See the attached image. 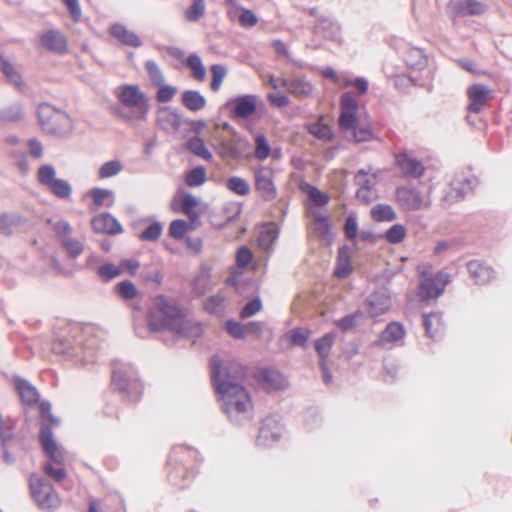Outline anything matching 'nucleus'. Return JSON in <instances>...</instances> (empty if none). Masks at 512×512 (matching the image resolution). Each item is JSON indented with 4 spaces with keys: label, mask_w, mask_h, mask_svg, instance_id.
Returning <instances> with one entry per match:
<instances>
[{
    "label": "nucleus",
    "mask_w": 512,
    "mask_h": 512,
    "mask_svg": "<svg viewBox=\"0 0 512 512\" xmlns=\"http://www.w3.org/2000/svg\"><path fill=\"white\" fill-rule=\"evenodd\" d=\"M211 375L222 409L228 419L236 425L249 423L254 416V407L248 391L239 384L243 372L232 370L219 358L213 357Z\"/></svg>",
    "instance_id": "1"
},
{
    "label": "nucleus",
    "mask_w": 512,
    "mask_h": 512,
    "mask_svg": "<svg viewBox=\"0 0 512 512\" xmlns=\"http://www.w3.org/2000/svg\"><path fill=\"white\" fill-rule=\"evenodd\" d=\"M147 322L155 332L168 330L190 338L199 337L203 333L200 322L186 319L177 302L162 295L154 298Z\"/></svg>",
    "instance_id": "2"
},
{
    "label": "nucleus",
    "mask_w": 512,
    "mask_h": 512,
    "mask_svg": "<svg viewBox=\"0 0 512 512\" xmlns=\"http://www.w3.org/2000/svg\"><path fill=\"white\" fill-rule=\"evenodd\" d=\"M341 113L339 116V127L347 139L355 142H368L374 138L371 125L366 115L359 111L357 101L349 93L341 96Z\"/></svg>",
    "instance_id": "3"
},
{
    "label": "nucleus",
    "mask_w": 512,
    "mask_h": 512,
    "mask_svg": "<svg viewBox=\"0 0 512 512\" xmlns=\"http://www.w3.org/2000/svg\"><path fill=\"white\" fill-rule=\"evenodd\" d=\"M116 96L121 108L119 116L127 121L144 120L149 112L148 98L137 85L127 84L117 88Z\"/></svg>",
    "instance_id": "4"
},
{
    "label": "nucleus",
    "mask_w": 512,
    "mask_h": 512,
    "mask_svg": "<svg viewBox=\"0 0 512 512\" xmlns=\"http://www.w3.org/2000/svg\"><path fill=\"white\" fill-rule=\"evenodd\" d=\"M38 117L42 129L59 137L70 135L74 130L73 119L64 111L50 104H42L38 108Z\"/></svg>",
    "instance_id": "5"
},
{
    "label": "nucleus",
    "mask_w": 512,
    "mask_h": 512,
    "mask_svg": "<svg viewBox=\"0 0 512 512\" xmlns=\"http://www.w3.org/2000/svg\"><path fill=\"white\" fill-rule=\"evenodd\" d=\"M41 412L45 419L41 422L40 442L47 457L57 465L62 464L65 458V452L58 446L53 438L52 428L59 426L60 421L50 413L51 405L48 402H42Z\"/></svg>",
    "instance_id": "6"
},
{
    "label": "nucleus",
    "mask_w": 512,
    "mask_h": 512,
    "mask_svg": "<svg viewBox=\"0 0 512 512\" xmlns=\"http://www.w3.org/2000/svg\"><path fill=\"white\" fill-rule=\"evenodd\" d=\"M52 351L83 367L95 361L96 350L92 343L79 347L75 346L71 340L61 338L53 343Z\"/></svg>",
    "instance_id": "7"
},
{
    "label": "nucleus",
    "mask_w": 512,
    "mask_h": 512,
    "mask_svg": "<svg viewBox=\"0 0 512 512\" xmlns=\"http://www.w3.org/2000/svg\"><path fill=\"white\" fill-rule=\"evenodd\" d=\"M30 493L36 504L44 510L56 508L59 503V497L52 485L36 474L29 478Z\"/></svg>",
    "instance_id": "8"
},
{
    "label": "nucleus",
    "mask_w": 512,
    "mask_h": 512,
    "mask_svg": "<svg viewBox=\"0 0 512 512\" xmlns=\"http://www.w3.org/2000/svg\"><path fill=\"white\" fill-rule=\"evenodd\" d=\"M112 381L115 387L132 396L136 400L141 393V384L137 371L131 365L125 364L113 370Z\"/></svg>",
    "instance_id": "9"
},
{
    "label": "nucleus",
    "mask_w": 512,
    "mask_h": 512,
    "mask_svg": "<svg viewBox=\"0 0 512 512\" xmlns=\"http://www.w3.org/2000/svg\"><path fill=\"white\" fill-rule=\"evenodd\" d=\"M399 205L406 211H417L429 207L431 204L428 195L422 194L413 186H401L396 190Z\"/></svg>",
    "instance_id": "10"
},
{
    "label": "nucleus",
    "mask_w": 512,
    "mask_h": 512,
    "mask_svg": "<svg viewBox=\"0 0 512 512\" xmlns=\"http://www.w3.org/2000/svg\"><path fill=\"white\" fill-rule=\"evenodd\" d=\"M56 235L60 238L61 244L69 257L77 258L84 250L82 241L72 236V227L65 220H60L53 227Z\"/></svg>",
    "instance_id": "11"
},
{
    "label": "nucleus",
    "mask_w": 512,
    "mask_h": 512,
    "mask_svg": "<svg viewBox=\"0 0 512 512\" xmlns=\"http://www.w3.org/2000/svg\"><path fill=\"white\" fill-rule=\"evenodd\" d=\"M283 426L275 417L263 420L256 443L260 447L273 446L283 435Z\"/></svg>",
    "instance_id": "12"
},
{
    "label": "nucleus",
    "mask_w": 512,
    "mask_h": 512,
    "mask_svg": "<svg viewBox=\"0 0 512 512\" xmlns=\"http://www.w3.org/2000/svg\"><path fill=\"white\" fill-rule=\"evenodd\" d=\"M255 187L264 200H273L276 187L273 182V170L267 166H259L254 170Z\"/></svg>",
    "instance_id": "13"
},
{
    "label": "nucleus",
    "mask_w": 512,
    "mask_h": 512,
    "mask_svg": "<svg viewBox=\"0 0 512 512\" xmlns=\"http://www.w3.org/2000/svg\"><path fill=\"white\" fill-rule=\"evenodd\" d=\"M493 94V90L484 84H473L468 87V111L472 113H479L484 110L489 101L493 98Z\"/></svg>",
    "instance_id": "14"
},
{
    "label": "nucleus",
    "mask_w": 512,
    "mask_h": 512,
    "mask_svg": "<svg viewBox=\"0 0 512 512\" xmlns=\"http://www.w3.org/2000/svg\"><path fill=\"white\" fill-rule=\"evenodd\" d=\"M365 308L369 316L376 318L391 308V298L387 289H379L370 294L365 301Z\"/></svg>",
    "instance_id": "15"
},
{
    "label": "nucleus",
    "mask_w": 512,
    "mask_h": 512,
    "mask_svg": "<svg viewBox=\"0 0 512 512\" xmlns=\"http://www.w3.org/2000/svg\"><path fill=\"white\" fill-rule=\"evenodd\" d=\"M449 281V275L445 272H439L432 277L425 278L420 284V296L423 299L440 296Z\"/></svg>",
    "instance_id": "16"
},
{
    "label": "nucleus",
    "mask_w": 512,
    "mask_h": 512,
    "mask_svg": "<svg viewBox=\"0 0 512 512\" xmlns=\"http://www.w3.org/2000/svg\"><path fill=\"white\" fill-rule=\"evenodd\" d=\"M257 99V96L248 94L230 100L228 106L231 109L233 117L237 119L250 118L256 111Z\"/></svg>",
    "instance_id": "17"
},
{
    "label": "nucleus",
    "mask_w": 512,
    "mask_h": 512,
    "mask_svg": "<svg viewBox=\"0 0 512 512\" xmlns=\"http://www.w3.org/2000/svg\"><path fill=\"white\" fill-rule=\"evenodd\" d=\"M395 163L401 172L409 178H420L425 172L423 163L408 153L397 154Z\"/></svg>",
    "instance_id": "18"
},
{
    "label": "nucleus",
    "mask_w": 512,
    "mask_h": 512,
    "mask_svg": "<svg viewBox=\"0 0 512 512\" xmlns=\"http://www.w3.org/2000/svg\"><path fill=\"white\" fill-rule=\"evenodd\" d=\"M282 86L298 99L311 98L314 95V85L305 77H293L289 81H282Z\"/></svg>",
    "instance_id": "19"
},
{
    "label": "nucleus",
    "mask_w": 512,
    "mask_h": 512,
    "mask_svg": "<svg viewBox=\"0 0 512 512\" xmlns=\"http://www.w3.org/2000/svg\"><path fill=\"white\" fill-rule=\"evenodd\" d=\"M475 178H468L464 175L456 177L452 183L449 193L445 196V202L452 203L456 199L464 197L469 191L474 189Z\"/></svg>",
    "instance_id": "20"
},
{
    "label": "nucleus",
    "mask_w": 512,
    "mask_h": 512,
    "mask_svg": "<svg viewBox=\"0 0 512 512\" xmlns=\"http://www.w3.org/2000/svg\"><path fill=\"white\" fill-rule=\"evenodd\" d=\"M94 231L106 234H118L122 232V226L117 219L109 213H101L92 219Z\"/></svg>",
    "instance_id": "21"
},
{
    "label": "nucleus",
    "mask_w": 512,
    "mask_h": 512,
    "mask_svg": "<svg viewBox=\"0 0 512 512\" xmlns=\"http://www.w3.org/2000/svg\"><path fill=\"white\" fill-rule=\"evenodd\" d=\"M157 124L167 133L176 132L181 124V118L178 113L169 107H162L157 111Z\"/></svg>",
    "instance_id": "22"
},
{
    "label": "nucleus",
    "mask_w": 512,
    "mask_h": 512,
    "mask_svg": "<svg viewBox=\"0 0 512 512\" xmlns=\"http://www.w3.org/2000/svg\"><path fill=\"white\" fill-rule=\"evenodd\" d=\"M315 30L323 38L341 44L343 42L340 25L328 18L320 19L315 26Z\"/></svg>",
    "instance_id": "23"
},
{
    "label": "nucleus",
    "mask_w": 512,
    "mask_h": 512,
    "mask_svg": "<svg viewBox=\"0 0 512 512\" xmlns=\"http://www.w3.org/2000/svg\"><path fill=\"white\" fill-rule=\"evenodd\" d=\"M110 34L122 45L131 47H139L142 45L140 37L123 24L116 23L112 25L110 28Z\"/></svg>",
    "instance_id": "24"
},
{
    "label": "nucleus",
    "mask_w": 512,
    "mask_h": 512,
    "mask_svg": "<svg viewBox=\"0 0 512 512\" xmlns=\"http://www.w3.org/2000/svg\"><path fill=\"white\" fill-rule=\"evenodd\" d=\"M454 7L462 16H481L488 11V5L479 0H458Z\"/></svg>",
    "instance_id": "25"
},
{
    "label": "nucleus",
    "mask_w": 512,
    "mask_h": 512,
    "mask_svg": "<svg viewBox=\"0 0 512 512\" xmlns=\"http://www.w3.org/2000/svg\"><path fill=\"white\" fill-rule=\"evenodd\" d=\"M14 387L21 399L27 405L35 404L39 400L37 389L27 380L15 377L13 379Z\"/></svg>",
    "instance_id": "26"
},
{
    "label": "nucleus",
    "mask_w": 512,
    "mask_h": 512,
    "mask_svg": "<svg viewBox=\"0 0 512 512\" xmlns=\"http://www.w3.org/2000/svg\"><path fill=\"white\" fill-rule=\"evenodd\" d=\"M467 268L470 276L477 284H486L494 278L493 269L478 260L468 262Z\"/></svg>",
    "instance_id": "27"
},
{
    "label": "nucleus",
    "mask_w": 512,
    "mask_h": 512,
    "mask_svg": "<svg viewBox=\"0 0 512 512\" xmlns=\"http://www.w3.org/2000/svg\"><path fill=\"white\" fill-rule=\"evenodd\" d=\"M41 46L54 52H62L66 49V39L62 33L49 30L40 37Z\"/></svg>",
    "instance_id": "28"
},
{
    "label": "nucleus",
    "mask_w": 512,
    "mask_h": 512,
    "mask_svg": "<svg viewBox=\"0 0 512 512\" xmlns=\"http://www.w3.org/2000/svg\"><path fill=\"white\" fill-rule=\"evenodd\" d=\"M261 380L267 390H282L287 385V379L279 371L267 369L261 372Z\"/></svg>",
    "instance_id": "29"
},
{
    "label": "nucleus",
    "mask_w": 512,
    "mask_h": 512,
    "mask_svg": "<svg viewBox=\"0 0 512 512\" xmlns=\"http://www.w3.org/2000/svg\"><path fill=\"white\" fill-rule=\"evenodd\" d=\"M279 236V229L277 225L273 223H269L264 225L259 233L258 237V245L261 249L265 251H270L273 249L275 242L277 241Z\"/></svg>",
    "instance_id": "30"
},
{
    "label": "nucleus",
    "mask_w": 512,
    "mask_h": 512,
    "mask_svg": "<svg viewBox=\"0 0 512 512\" xmlns=\"http://www.w3.org/2000/svg\"><path fill=\"white\" fill-rule=\"evenodd\" d=\"M181 208L192 223L199 220L202 209L199 200L195 196L190 193L184 194L181 199Z\"/></svg>",
    "instance_id": "31"
},
{
    "label": "nucleus",
    "mask_w": 512,
    "mask_h": 512,
    "mask_svg": "<svg viewBox=\"0 0 512 512\" xmlns=\"http://www.w3.org/2000/svg\"><path fill=\"white\" fill-rule=\"evenodd\" d=\"M404 335V327L398 322H392L381 333L380 341L381 343L398 344L403 341Z\"/></svg>",
    "instance_id": "32"
},
{
    "label": "nucleus",
    "mask_w": 512,
    "mask_h": 512,
    "mask_svg": "<svg viewBox=\"0 0 512 512\" xmlns=\"http://www.w3.org/2000/svg\"><path fill=\"white\" fill-rule=\"evenodd\" d=\"M96 207H112L115 203V193L110 189L93 188L89 192Z\"/></svg>",
    "instance_id": "33"
},
{
    "label": "nucleus",
    "mask_w": 512,
    "mask_h": 512,
    "mask_svg": "<svg viewBox=\"0 0 512 512\" xmlns=\"http://www.w3.org/2000/svg\"><path fill=\"white\" fill-rule=\"evenodd\" d=\"M308 131L323 142H329L334 137L331 127L323 121L322 117L316 122L309 124Z\"/></svg>",
    "instance_id": "34"
},
{
    "label": "nucleus",
    "mask_w": 512,
    "mask_h": 512,
    "mask_svg": "<svg viewBox=\"0 0 512 512\" xmlns=\"http://www.w3.org/2000/svg\"><path fill=\"white\" fill-rule=\"evenodd\" d=\"M114 291L125 302H131L140 295L138 289L130 280H123L117 283Z\"/></svg>",
    "instance_id": "35"
},
{
    "label": "nucleus",
    "mask_w": 512,
    "mask_h": 512,
    "mask_svg": "<svg viewBox=\"0 0 512 512\" xmlns=\"http://www.w3.org/2000/svg\"><path fill=\"white\" fill-rule=\"evenodd\" d=\"M335 333H327L315 341V350L320 362H326L335 341Z\"/></svg>",
    "instance_id": "36"
},
{
    "label": "nucleus",
    "mask_w": 512,
    "mask_h": 512,
    "mask_svg": "<svg viewBox=\"0 0 512 512\" xmlns=\"http://www.w3.org/2000/svg\"><path fill=\"white\" fill-rule=\"evenodd\" d=\"M183 105L191 111H198L204 108L206 100L198 91L187 90L182 94Z\"/></svg>",
    "instance_id": "37"
},
{
    "label": "nucleus",
    "mask_w": 512,
    "mask_h": 512,
    "mask_svg": "<svg viewBox=\"0 0 512 512\" xmlns=\"http://www.w3.org/2000/svg\"><path fill=\"white\" fill-rule=\"evenodd\" d=\"M371 217L377 222H391L397 215L391 205L377 204L371 209Z\"/></svg>",
    "instance_id": "38"
},
{
    "label": "nucleus",
    "mask_w": 512,
    "mask_h": 512,
    "mask_svg": "<svg viewBox=\"0 0 512 512\" xmlns=\"http://www.w3.org/2000/svg\"><path fill=\"white\" fill-rule=\"evenodd\" d=\"M58 179L59 178L56 176V169L53 165L44 164L39 167L37 172V180L46 189H48Z\"/></svg>",
    "instance_id": "39"
},
{
    "label": "nucleus",
    "mask_w": 512,
    "mask_h": 512,
    "mask_svg": "<svg viewBox=\"0 0 512 512\" xmlns=\"http://www.w3.org/2000/svg\"><path fill=\"white\" fill-rule=\"evenodd\" d=\"M187 148L191 153L204 160L212 159V153L208 150L204 141L197 136L192 137L191 139L188 140Z\"/></svg>",
    "instance_id": "40"
},
{
    "label": "nucleus",
    "mask_w": 512,
    "mask_h": 512,
    "mask_svg": "<svg viewBox=\"0 0 512 512\" xmlns=\"http://www.w3.org/2000/svg\"><path fill=\"white\" fill-rule=\"evenodd\" d=\"M123 170L121 161L115 159L102 164L98 170L97 176L99 179H108L117 176Z\"/></svg>",
    "instance_id": "41"
},
{
    "label": "nucleus",
    "mask_w": 512,
    "mask_h": 512,
    "mask_svg": "<svg viewBox=\"0 0 512 512\" xmlns=\"http://www.w3.org/2000/svg\"><path fill=\"white\" fill-rule=\"evenodd\" d=\"M363 317V312L357 310L354 313L337 320L335 324L343 332H347L358 326L362 322Z\"/></svg>",
    "instance_id": "42"
},
{
    "label": "nucleus",
    "mask_w": 512,
    "mask_h": 512,
    "mask_svg": "<svg viewBox=\"0 0 512 512\" xmlns=\"http://www.w3.org/2000/svg\"><path fill=\"white\" fill-rule=\"evenodd\" d=\"M423 325L426 330V334L433 338L442 326L441 315L438 313L425 314L423 316Z\"/></svg>",
    "instance_id": "43"
},
{
    "label": "nucleus",
    "mask_w": 512,
    "mask_h": 512,
    "mask_svg": "<svg viewBox=\"0 0 512 512\" xmlns=\"http://www.w3.org/2000/svg\"><path fill=\"white\" fill-rule=\"evenodd\" d=\"M206 169L203 166H197L185 175V182L189 187H198L206 182Z\"/></svg>",
    "instance_id": "44"
},
{
    "label": "nucleus",
    "mask_w": 512,
    "mask_h": 512,
    "mask_svg": "<svg viewBox=\"0 0 512 512\" xmlns=\"http://www.w3.org/2000/svg\"><path fill=\"white\" fill-rule=\"evenodd\" d=\"M96 274L101 280L107 282L120 276L122 274V268L120 265L106 262L98 267Z\"/></svg>",
    "instance_id": "45"
},
{
    "label": "nucleus",
    "mask_w": 512,
    "mask_h": 512,
    "mask_svg": "<svg viewBox=\"0 0 512 512\" xmlns=\"http://www.w3.org/2000/svg\"><path fill=\"white\" fill-rule=\"evenodd\" d=\"M355 183L358 188H374L377 183V174L371 169H360L355 175Z\"/></svg>",
    "instance_id": "46"
},
{
    "label": "nucleus",
    "mask_w": 512,
    "mask_h": 512,
    "mask_svg": "<svg viewBox=\"0 0 512 512\" xmlns=\"http://www.w3.org/2000/svg\"><path fill=\"white\" fill-rule=\"evenodd\" d=\"M226 187L233 193L245 196L250 192L249 183L239 176L230 177L226 182Z\"/></svg>",
    "instance_id": "47"
},
{
    "label": "nucleus",
    "mask_w": 512,
    "mask_h": 512,
    "mask_svg": "<svg viewBox=\"0 0 512 512\" xmlns=\"http://www.w3.org/2000/svg\"><path fill=\"white\" fill-rule=\"evenodd\" d=\"M48 190L59 199H68L72 194V187L70 183L60 178L53 183Z\"/></svg>",
    "instance_id": "48"
},
{
    "label": "nucleus",
    "mask_w": 512,
    "mask_h": 512,
    "mask_svg": "<svg viewBox=\"0 0 512 512\" xmlns=\"http://www.w3.org/2000/svg\"><path fill=\"white\" fill-rule=\"evenodd\" d=\"M162 232V223L154 220L141 232L139 237L143 241H156L160 238Z\"/></svg>",
    "instance_id": "49"
},
{
    "label": "nucleus",
    "mask_w": 512,
    "mask_h": 512,
    "mask_svg": "<svg viewBox=\"0 0 512 512\" xmlns=\"http://www.w3.org/2000/svg\"><path fill=\"white\" fill-rule=\"evenodd\" d=\"M271 154V147L267 138L264 135H257L255 137V150L254 155L260 161L266 160Z\"/></svg>",
    "instance_id": "50"
},
{
    "label": "nucleus",
    "mask_w": 512,
    "mask_h": 512,
    "mask_svg": "<svg viewBox=\"0 0 512 512\" xmlns=\"http://www.w3.org/2000/svg\"><path fill=\"white\" fill-rule=\"evenodd\" d=\"M145 69L151 83L155 86L161 85L164 82V75L158 64L153 60L145 62Z\"/></svg>",
    "instance_id": "51"
},
{
    "label": "nucleus",
    "mask_w": 512,
    "mask_h": 512,
    "mask_svg": "<svg viewBox=\"0 0 512 512\" xmlns=\"http://www.w3.org/2000/svg\"><path fill=\"white\" fill-rule=\"evenodd\" d=\"M225 297L221 294H216L208 297L204 301V308L209 313L218 314L224 309Z\"/></svg>",
    "instance_id": "52"
},
{
    "label": "nucleus",
    "mask_w": 512,
    "mask_h": 512,
    "mask_svg": "<svg viewBox=\"0 0 512 512\" xmlns=\"http://www.w3.org/2000/svg\"><path fill=\"white\" fill-rule=\"evenodd\" d=\"M205 13L204 0H193L192 5L185 11V18L190 22L199 20Z\"/></svg>",
    "instance_id": "53"
},
{
    "label": "nucleus",
    "mask_w": 512,
    "mask_h": 512,
    "mask_svg": "<svg viewBox=\"0 0 512 512\" xmlns=\"http://www.w3.org/2000/svg\"><path fill=\"white\" fill-rule=\"evenodd\" d=\"M187 66L192 70L193 76L197 80H203L206 70L202 64L201 58L196 54L189 55L187 59Z\"/></svg>",
    "instance_id": "54"
},
{
    "label": "nucleus",
    "mask_w": 512,
    "mask_h": 512,
    "mask_svg": "<svg viewBox=\"0 0 512 512\" xmlns=\"http://www.w3.org/2000/svg\"><path fill=\"white\" fill-rule=\"evenodd\" d=\"M0 70L13 84H15L16 86H19L21 84V76L19 75V73L15 70L14 66L7 60L3 59L1 55Z\"/></svg>",
    "instance_id": "55"
},
{
    "label": "nucleus",
    "mask_w": 512,
    "mask_h": 512,
    "mask_svg": "<svg viewBox=\"0 0 512 512\" xmlns=\"http://www.w3.org/2000/svg\"><path fill=\"white\" fill-rule=\"evenodd\" d=\"M406 229L401 224H394L386 232V239L389 243L398 244L404 240Z\"/></svg>",
    "instance_id": "56"
},
{
    "label": "nucleus",
    "mask_w": 512,
    "mask_h": 512,
    "mask_svg": "<svg viewBox=\"0 0 512 512\" xmlns=\"http://www.w3.org/2000/svg\"><path fill=\"white\" fill-rule=\"evenodd\" d=\"M157 87L156 100L160 103L171 101L177 93L176 87L167 85L164 82L161 85H157Z\"/></svg>",
    "instance_id": "57"
},
{
    "label": "nucleus",
    "mask_w": 512,
    "mask_h": 512,
    "mask_svg": "<svg viewBox=\"0 0 512 512\" xmlns=\"http://www.w3.org/2000/svg\"><path fill=\"white\" fill-rule=\"evenodd\" d=\"M22 117V108L15 104L8 108L0 109V121H17Z\"/></svg>",
    "instance_id": "58"
},
{
    "label": "nucleus",
    "mask_w": 512,
    "mask_h": 512,
    "mask_svg": "<svg viewBox=\"0 0 512 512\" xmlns=\"http://www.w3.org/2000/svg\"><path fill=\"white\" fill-rule=\"evenodd\" d=\"M211 72H212L211 88L214 91H217L220 88V86L223 82V79L226 76L227 70L222 65H213L211 67Z\"/></svg>",
    "instance_id": "59"
},
{
    "label": "nucleus",
    "mask_w": 512,
    "mask_h": 512,
    "mask_svg": "<svg viewBox=\"0 0 512 512\" xmlns=\"http://www.w3.org/2000/svg\"><path fill=\"white\" fill-rule=\"evenodd\" d=\"M20 223V217L16 214H5L0 217V232L10 234L11 227Z\"/></svg>",
    "instance_id": "60"
},
{
    "label": "nucleus",
    "mask_w": 512,
    "mask_h": 512,
    "mask_svg": "<svg viewBox=\"0 0 512 512\" xmlns=\"http://www.w3.org/2000/svg\"><path fill=\"white\" fill-rule=\"evenodd\" d=\"M225 328L228 334L236 339H243L246 336V327L239 322L229 320L226 322Z\"/></svg>",
    "instance_id": "61"
},
{
    "label": "nucleus",
    "mask_w": 512,
    "mask_h": 512,
    "mask_svg": "<svg viewBox=\"0 0 512 512\" xmlns=\"http://www.w3.org/2000/svg\"><path fill=\"white\" fill-rule=\"evenodd\" d=\"M188 224L184 220H174L169 226V235L174 239H181L186 233Z\"/></svg>",
    "instance_id": "62"
},
{
    "label": "nucleus",
    "mask_w": 512,
    "mask_h": 512,
    "mask_svg": "<svg viewBox=\"0 0 512 512\" xmlns=\"http://www.w3.org/2000/svg\"><path fill=\"white\" fill-rule=\"evenodd\" d=\"M219 154L222 158H237L240 151L234 146L232 141H222L219 146Z\"/></svg>",
    "instance_id": "63"
},
{
    "label": "nucleus",
    "mask_w": 512,
    "mask_h": 512,
    "mask_svg": "<svg viewBox=\"0 0 512 512\" xmlns=\"http://www.w3.org/2000/svg\"><path fill=\"white\" fill-rule=\"evenodd\" d=\"M287 336L293 344L302 347L305 346L308 340V332L304 329H293Z\"/></svg>",
    "instance_id": "64"
}]
</instances>
